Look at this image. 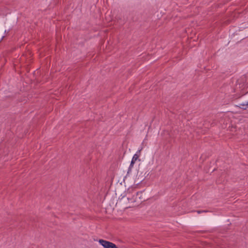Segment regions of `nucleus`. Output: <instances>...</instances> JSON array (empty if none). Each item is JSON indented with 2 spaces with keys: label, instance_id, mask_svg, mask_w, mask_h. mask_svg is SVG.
I'll list each match as a JSON object with an SVG mask.
<instances>
[{
  "label": "nucleus",
  "instance_id": "f257e3e1",
  "mask_svg": "<svg viewBox=\"0 0 248 248\" xmlns=\"http://www.w3.org/2000/svg\"><path fill=\"white\" fill-rule=\"evenodd\" d=\"M98 242L104 248H119L115 244L107 240L99 239Z\"/></svg>",
  "mask_w": 248,
  "mask_h": 248
},
{
  "label": "nucleus",
  "instance_id": "f03ea898",
  "mask_svg": "<svg viewBox=\"0 0 248 248\" xmlns=\"http://www.w3.org/2000/svg\"><path fill=\"white\" fill-rule=\"evenodd\" d=\"M139 155H138L137 154H135L132 158V160L131 161V163H130V166L128 168V171H127V173H129L130 171H131V169L133 168L136 161L138 159L139 157Z\"/></svg>",
  "mask_w": 248,
  "mask_h": 248
},
{
  "label": "nucleus",
  "instance_id": "7ed1b4c3",
  "mask_svg": "<svg viewBox=\"0 0 248 248\" xmlns=\"http://www.w3.org/2000/svg\"><path fill=\"white\" fill-rule=\"evenodd\" d=\"M237 107H239L243 110H246L248 108V101L246 102L245 103L239 104V106H237Z\"/></svg>",
  "mask_w": 248,
  "mask_h": 248
},
{
  "label": "nucleus",
  "instance_id": "20e7f679",
  "mask_svg": "<svg viewBox=\"0 0 248 248\" xmlns=\"http://www.w3.org/2000/svg\"><path fill=\"white\" fill-rule=\"evenodd\" d=\"M208 212L207 210H197L196 212L198 214H201L202 213L207 212Z\"/></svg>",
  "mask_w": 248,
  "mask_h": 248
},
{
  "label": "nucleus",
  "instance_id": "39448f33",
  "mask_svg": "<svg viewBox=\"0 0 248 248\" xmlns=\"http://www.w3.org/2000/svg\"><path fill=\"white\" fill-rule=\"evenodd\" d=\"M140 150H139V151L137 152V153H136V154H137L138 155V154H139V153H140Z\"/></svg>",
  "mask_w": 248,
  "mask_h": 248
}]
</instances>
